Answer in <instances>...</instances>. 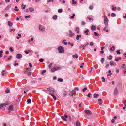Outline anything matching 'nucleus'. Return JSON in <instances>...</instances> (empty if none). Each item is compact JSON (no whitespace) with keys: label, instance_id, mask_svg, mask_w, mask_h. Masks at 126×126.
<instances>
[{"label":"nucleus","instance_id":"1","mask_svg":"<svg viewBox=\"0 0 126 126\" xmlns=\"http://www.w3.org/2000/svg\"><path fill=\"white\" fill-rule=\"evenodd\" d=\"M58 49L60 53H63L64 52V48L62 46H59L58 48Z\"/></svg>","mask_w":126,"mask_h":126},{"label":"nucleus","instance_id":"2","mask_svg":"<svg viewBox=\"0 0 126 126\" xmlns=\"http://www.w3.org/2000/svg\"><path fill=\"white\" fill-rule=\"evenodd\" d=\"M104 23L106 26H107L108 25V20L105 16H104Z\"/></svg>","mask_w":126,"mask_h":126},{"label":"nucleus","instance_id":"3","mask_svg":"<svg viewBox=\"0 0 126 126\" xmlns=\"http://www.w3.org/2000/svg\"><path fill=\"white\" fill-rule=\"evenodd\" d=\"M60 69V67H54L51 69V71L52 72H54Z\"/></svg>","mask_w":126,"mask_h":126},{"label":"nucleus","instance_id":"4","mask_svg":"<svg viewBox=\"0 0 126 126\" xmlns=\"http://www.w3.org/2000/svg\"><path fill=\"white\" fill-rule=\"evenodd\" d=\"M84 111L86 114L88 115H91L92 113L91 111L88 110H84Z\"/></svg>","mask_w":126,"mask_h":126},{"label":"nucleus","instance_id":"5","mask_svg":"<svg viewBox=\"0 0 126 126\" xmlns=\"http://www.w3.org/2000/svg\"><path fill=\"white\" fill-rule=\"evenodd\" d=\"M69 36L70 37H73L75 35V34L73 33L71 30H69Z\"/></svg>","mask_w":126,"mask_h":126},{"label":"nucleus","instance_id":"6","mask_svg":"<svg viewBox=\"0 0 126 126\" xmlns=\"http://www.w3.org/2000/svg\"><path fill=\"white\" fill-rule=\"evenodd\" d=\"M39 28L40 30L42 32L44 31L45 29V28L43 26L40 25H39Z\"/></svg>","mask_w":126,"mask_h":126},{"label":"nucleus","instance_id":"7","mask_svg":"<svg viewBox=\"0 0 126 126\" xmlns=\"http://www.w3.org/2000/svg\"><path fill=\"white\" fill-rule=\"evenodd\" d=\"M76 92L75 90H73L72 91L70 92L69 93V95L71 96H72L73 95L75 94Z\"/></svg>","mask_w":126,"mask_h":126},{"label":"nucleus","instance_id":"8","mask_svg":"<svg viewBox=\"0 0 126 126\" xmlns=\"http://www.w3.org/2000/svg\"><path fill=\"white\" fill-rule=\"evenodd\" d=\"M110 64L111 66H116V64L114 62L111 61L110 62Z\"/></svg>","mask_w":126,"mask_h":126},{"label":"nucleus","instance_id":"9","mask_svg":"<svg viewBox=\"0 0 126 126\" xmlns=\"http://www.w3.org/2000/svg\"><path fill=\"white\" fill-rule=\"evenodd\" d=\"M47 90L50 92H53L54 93H56L54 89L52 88H47Z\"/></svg>","mask_w":126,"mask_h":126},{"label":"nucleus","instance_id":"10","mask_svg":"<svg viewBox=\"0 0 126 126\" xmlns=\"http://www.w3.org/2000/svg\"><path fill=\"white\" fill-rule=\"evenodd\" d=\"M13 105H11L9 106L8 110L9 111V112L13 110Z\"/></svg>","mask_w":126,"mask_h":126},{"label":"nucleus","instance_id":"11","mask_svg":"<svg viewBox=\"0 0 126 126\" xmlns=\"http://www.w3.org/2000/svg\"><path fill=\"white\" fill-rule=\"evenodd\" d=\"M76 126H81L79 121L78 120L76 121Z\"/></svg>","mask_w":126,"mask_h":126},{"label":"nucleus","instance_id":"12","mask_svg":"<svg viewBox=\"0 0 126 126\" xmlns=\"http://www.w3.org/2000/svg\"><path fill=\"white\" fill-rule=\"evenodd\" d=\"M85 46L84 45H81L79 47V48L80 49L82 50L85 49Z\"/></svg>","mask_w":126,"mask_h":126},{"label":"nucleus","instance_id":"13","mask_svg":"<svg viewBox=\"0 0 126 126\" xmlns=\"http://www.w3.org/2000/svg\"><path fill=\"white\" fill-rule=\"evenodd\" d=\"M22 57V55L19 54H17L16 55V58L18 59L21 58Z\"/></svg>","mask_w":126,"mask_h":126},{"label":"nucleus","instance_id":"14","mask_svg":"<svg viewBox=\"0 0 126 126\" xmlns=\"http://www.w3.org/2000/svg\"><path fill=\"white\" fill-rule=\"evenodd\" d=\"M114 94H118V90L117 89V88H115L114 91Z\"/></svg>","mask_w":126,"mask_h":126},{"label":"nucleus","instance_id":"15","mask_svg":"<svg viewBox=\"0 0 126 126\" xmlns=\"http://www.w3.org/2000/svg\"><path fill=\"white\" fill-rule=\"evenodd\" d=\"M99 96V95L97 94H94V98H98Z\"/></svg>","mask_w":126,"mask_h":126},{"label":"nucleus","instance_id":"16","mask_svg":"<svg viewBox=\"0 0 126 126\" xmlns=\"http://www.w3.org/2000/svg\"><path fill=\"white\" fill-rule=\"evenodd\" d=\"M96 27L94 25L92 26H91V30H96Z\"/></svg>","mask_w":126,"mask_h":126},{"label":"nucleus","instance_id":"17","mask_svg":"<svg viewBox=\"0 0 126 126\" xmlns=\"http://www.w3.org/2000/svg\"><path fill=\"white\" fill-rule=\"evenodd\" d=\"M79 28L78 27H77L75 29V31L76 32H77V33H79Z\"/></svg>","mask_w":126,"mask_h":126},{"label":"nucleus","instance_id":"18","mask_svg":"<svg viewBox=\"0 0 126 126\" xmlns=\"http://www.w3.org/2000/svg\"><path fill=\"white\" fill-rule=\"evenodd\" d=\"M115 47L114 46H112L110 48V50L112 51H113L114 50Z\"/></svg>","mask_w":126,"mask_h":126},{"label":"nucleus","instance_id":"19","mask_svg":"<svg viewBox=\"0 0 126 126\" xmlns=\"http://www.w3.org/2000/svg\"><path fill=\"white\" fill-rule=\"evenodd\" d=\"M8 24L9 26H12L13 25V23L10 21H8Z\"/></svg>","mask_w":126,"mask_h":126},{"label":"nucleus","instance_id":"20","mask_svg":"<svg viewBox=\"0 0 126 126\" xmlns=\"http://www.w3.org/2000/svg\"><path fill=\"white\" fill-rule=\"evenodd\" d=\"M61 118L64 121H67V120L65 118V117L64 116H62L61 117Z\"/></svg>","mask_w":126,"mask_h":126},{"label":"nucleus","instance_id":"21","mask_svg":"<svg viewBox=\"0 0 126 126\" xmlns=\"http://www.w3.org/2000/svg\"><path fill=\"white\" fill-rule=\"evenodd\" d=\"M57 16L56 15H54L53 17L52 18L54 20H56L57 19Z\"/></svg>","mask_w":126,"mask_h":126},{"label":"nucleus","instance_id":"22","mask_svg":"<svg viewBox=\"0 0 126 126\" xmlns=\"http://www.w3.org/2000/svg\"><path fill=\"white\" fill-rule=\"evenodd\" d=\"M81 37V36L80 35H77L76 39L77 40H78L79 38H80Z\"/></svg>","mask_w":126,"mask_h":126},{"label":"nucleus","instance_id":"23","mask_svg":"<svg viewBox=\"0 0 126 126\" xmlns=\"http://www.w3.org/2000/svg\"><path fill=\"white\" fill-rule=\"evenodd\" d=\"M112 73L111 72V71L110 70L108 73V74L107 76H109L110 75L111 76V75H112Z\"/></svg>","mask_w":126,"mask_h":126},{"label":"nucleus","instance_id":"24","mask_svg":"<svg viewBox=\"0 0 126 126\" xmlns=\"http://www.w3.org/2000/svg\"><path fill=\"white\" fill-rule=\"evenodd\" d=\"M29 10L31 12H32L34 10L33 8L32 7L29 8Z\"/></svg>","mask_w":126,"mask_h":126},{"label":"nucleus","instance_id":"25","mask_svg":"<svg viewBox=\"0 0 126 126\" xmlns=\"http://www.w3.org/2000/svg\"><path fill=\"white\" fill-rule=\"evenodd\" d=\"M112 58V56L111 55H110L109 57H108V59L110 60H111Z\"/></svg>","mask_w":126,"mask_h":126},{"label":"nucleus","instance_id":"26","mask_svg":"<svg viewBox=\"0 0 126 126\" xmlns=\"http://www.w3.org/2000/svg\"><path fill=\"white\" fill-rule=\"evenodd\" d=\"M58 81L59 82H62L63 81V80L62 78H59L58 79Z\"/></svg>","mask_w":126,"mask_h":126},{"label":"nucleus","instance_id":"27","mask_svg":"<svg viewBox=\"0 0 126 126\" xmlns=\"http://www.w3.org/2000/svg\"><path fill=\"white\" fill-rule=\"evenodd\" d=\"M72 57L74 58L75 57L76 58H78V56L77 54H75V55H73L72 56Z\"/></svg>","mask_w":126,"mask_h":126},{"label":"nucleus","instance_id":"28","mask_svg":"<svg viewBox=\"0 0 126 126\" xmlns=\"http://www.w3.org/2000/svg\"><path fill=\"white\" fill-rule=\"evenodd\" d=\"M89 30L88 29H87L86 30L84 31V33L86 34V35H88V32H89Z\"/></svg>","mask_w":126,"mask_h":126},{"label":"nucleus","instance_id":"29","mask_svg":"<svg viewBox=\"0 0 126 126\" xmlns=\"http://www.w3.org/2000/svg\"><path fill=\"white\" fill-rule=\"evenodd\" d=\"M14 10L15 11H18L19 10V9H17V7L16 6L15 7Z\"/></svg>","mask_w":126,"mask_h":126},{"label":"nucleus","instance_id":"30","mask_svg":"<svg viewBox=\"0 0 126 126\" xmlns=\"http://www.w3.org/2000/svg\"><path fill=\"white\" fill-rule=\"evenodd\" d=\"M123 72L124 74L126 73V67H125L124 70L123 71Z\"/></svg>","mask_w":126,"mask_h":126},{"label":"nucleus","instance_id":"31","mask_svg":"<svg viewBox=\"0 0 126 126\" xmlns=\"http://www.w3.org/2000/svg\"><path fill=\"white\" fill-rule=\"evenodd\" d=\"M66 41V40H64L62 42L65 45H67V44L68 43L67 42H64V41Z\"/></svg>","mask_w":126,"mask_h":126},{"label":"nucleus","instance_id":"32","mask_svg":"<svg viewBox=\"0 0 126 126\" xmlns=\"http://www.w3.org/2000/svg\"><path fill=\"white\" fill-rule=\"evenodd\" d=\"M3 52L2 50H1L0 52V57H1L2 55V54Z\"/></svg>","mask_w":126,"mask_h":126},{"label":"nucleus","instance_id":"33","mask_svg":"<svg viewBox=\"0 0 126 126\" xmlns=\"http://www.w3.org/2000/svg\"><path fill=\"white\" fill-rule=\"evenodd\" d=\"M94 35L95 36H98V37H99V34H98L96 32H95L94 33Z\"/></svg>","mask_w":126,"mask_h":126},{"label":"nucleus","instance_id":"34","mask_svg":"<svg viewBox=\"0 0 126 126\" xmlns=\"http://www.w3.org/2000/svg\"><path fill=\"white\" fill-rule=\"evenodd\" d=\"M27 102L29 103H30L31 102V100L30 99H28L27 100Z\"/></svg>","mask_w":126,"mask_h":126},{"label":"nucleus","instance_id":"35","mask_svg":"<svg viewBox=\"0 0 126 126\" xmlns=\"http://www.w3.org/2000/svg\"><path fill=\"white\" fill-rule=\"evenodd\" d=\"M111 16L112 17H115L116 16V14L114 13H112L111 14Z\"/></svg>","mask_w":126,"mask_h":126},{"label":"nucleus","instance_id":"36","mask_svg":"<svg viewBox=\"0 0 126 126\" xmlns=\"http://www.w3.org/2000/svg\"><path fill=\"white\" fill-rule=\"evenodd\" d=\"M104 61V58H102L101 59V61L102 62V63H103Z\"/></svg>","mask_w":126,"mask_h":126},{"label":"nucleus","instance_id":"37","mask_svg":"<svg viewBox=\"0 0 126 126\" xmlns=\"http://www.w3.org/2000/svg\"><path fill=\"white\" fill-rule=\"evenodd\" d=\"M75 16V14H73L72 16L70 17V18L71 19H73L74 18V16Z\"/></svg>","mask_w":126,"mask_h":126},{"label":"nucleus","instance_id":"38","mask_svg":"<svg viewBox=\"0 0 126 126\" xmlns=\"http://www.w3.org/2000/svg\"><path fill=\"white\" fill-rule=\"evenodd\" d=\"M117 53V54L119 55L120 54V50H118L116 51Z\"/></svg>","mask_w":126,"mask_h":126},{"label":"nucleus","instance_id":"39","mask_svg":"<svg viewBox=\"0 0 126 126\" xmlns=\"http://www.w3.org/2000/svg\"><path fill=\"white\" fill-rule=\"evenodd\" d=\"M9 90L8 89H7L5 91V92L7 93H8L9 92Z\"/></svg>","mask_w":126,"mask_h":126},{"label":"nucleus","instance_id":"40","mask_svg":"<svg viewBox=\"0 0 126 126\" xmlns=\"http://www.w3.org/2000/svg\"><path fill=\"white\" fill-rule=\"evenodd\" d=\"M52 63H51L49 65L48 67L49 68H51V67H52Z\"/></svg>","mask_w":126,"mask_h":126},{"label":"nucleus","instance_id":"41","mask_svg":"<svg viewBox=\"0 0 126 126\" xmlns=\"http://www.w3.org/2000/svg\"><path fill=\"white\" fill-rule=\"evenodd\" d=\"M31 72H29L27 73V75L28 76H29L31 75Z\"/></svg>","mask_w":126,"mask_h":126},{"label":"nucleus","instance_id":"42","mask_svg":"<svg viewBox=\"0 0 126 126\" xmlns=\"http://www.w3.org/2000/svg\"><path fill=\"white\" fill-rule=\"evenodd\" d=\"M58 12L60 13H62V10L61 9H59L58 10Z\"/></svg>","mask_w":126,"mask_h":126},{"label":"nucleus","instance_id":"43","mask_svg":"<svg viewBox=\"0 0 126 126\" xmlns=\"http://www.w3.org/2000/svg\"><path fill=\"white\" fill-rule=\"evenodd\" d=\"M28 51H29V52H31V51L29 50H28V51H25V53L27 54H29V52Z\"/></svg>","mask_w":126,"mask_h":126},{"label":"nucleus","instance_id":"44","mask_svg":"<svg viewBox=\"0 0 126 126\" xmlns=\"http://www.w3.org/2000/svg\"><path fill=\"white\" fill-rule=\"evenodd\" d=\"M101 79L102 80V82H104L105 81L104 77H102L101 78Z\"/></svg>","mask_w":126,"mask_h":126},{"label":"nucleus","instance_id":"45","mask_svg":"<svg viewBox=\"0 0 126 126\" xmlns=\"http://www.w3.org/2000/svg\"><path fill=\"white\" fill-rule=\"evenodd\" d=\"M30 16L29 15H28V16H25V19H27L28 18H30Z\"/></svg>","mask_w":126,"mask_h":126},{"label":"nucleus","instance_id":"46","mask_svg":"<svg viewBox=\"0 0 126 126\" xmlns=\"http://www.w3.org/2000/svg\"><path fill=\"white\" fill-rule=\"evenodd\" d=\"M39 61L40 62H43V61L44 60H43V59L42 58H41V59H40L39 60Z\"/></svg>","mask_w":126,"mask_h":126},{"label":"nucleus","instance_id":"47","mask_svg":"<svg viewBox=\"0 0 126 126\" xmlns=\"http://www.w3.org/2000/svg\"><path fill=\"white\" fill-rule=\"evenodd\" d=\"M64 92V93H63V95L64 96H65L67 95V94L66 93V91H65Z\"/></svg>","mask_w":126,"mask_h":126},{"label":"nucleus","instance_id":"48","mask_svg":"<svg viewBox=\"0 0 126 126\" xmlns=\"http://www.w3.org/2000/svg\"><path fill=\"white\" fill-rule=\"evenodd\" d=\"M9 49L11 51H13V50L12 47H10L9 48Z\"/></svg>","mask_w":126,"mask_h":126},{"label":"nucleus","instance_id":"49","mask_svg":"<svg viewBox=\"0 0 126 126\" xmlns=\"http://www.w3.org/2000/svg\"><path fill=\"white\" fill-rule=\"evenodd\" d=\"M46 72V70H44L42 72V74H43L44 73Z\"/></svg>","mask_w":126,"mask_h":126},{"label":"nucleus","instance_id":"50","mask_svg":"<svg viewBox=\"0 0 126 126\" xmlns=\"http://www.w3.org/2000/svg\"><path fill=\"white\" fill-rule=\"evenodd\" d=\"M68 44L70 45L71 46H73V43H71L70 42L68 43Z\"/></svg>","mask_w":126,"mask_h":126},{"label":"nucleus","instance_id":"51","mask_svg":"<svg viewBox=\"0 0 126 126\" xmlns=\"http://www.w3.org/2000/svg\"><path fill=\"white\" fill-rule=\"evenodd\" d=\"M85 24V22L84 21H82L81 22V24L82 25H84Z\"/></svg>","mask_w":126,"mask_h":126},{"label":"nucleus","instance_id":"52","mask_svg":"<svg viewBox=\"0 0 126 126\" xmlns=\"http://www.w3.org/2000/svg\"><path fill=\"white\" fill-rule=\"evenodd\" d=\"M29 66L31 67H32V63H29Z\"/></svg>","mask_w":126,"mask_h":126},{"label":"nucleus","instance_id":"53","mask_svg":"<svg viewBox=\"0 0 126 126\" xmlns=\"http://www.w3.org/2000/svg\"><path fill=\"white\" fill-rule=\"evenodd\" d=\"M90 45L91 46H92L94 45V44L93 42H91L90 44Z\"/></svg>","mask_w":126,"mask_h":126},{"label":"nucleus","instance_id":"54","mask_svg":"<svg viewBox=\"0 0 126 126\" xmlns=\"http://www.w3.org/2000/svg\"><path fill=\"white\" fill-rule=\"evenodd\" d=\"M54 0H49L47 1L48 2H52Z\"/></svg>","mask_w":126,"mask_h":126},{"label":"nucleus","instance_id":"55","mask_svg":"<svg viewBox=\"0 0 126 126\" xmlns=\"http://www.w3.org/2000/svg\"><path fill=\"white\" fill-rule=\"evenodd\" d=\"M89 8L91 10L93 8V6L92 5L90 6L89 7Z\"/></svg>","mask_w":126,"mask_h":126},{"label":"nucleus","instance_id":"56","mask_svg":"<svg viewBox=\"0 0 126 126\" xmlns=\"http://www.w3.org/2000/svg\"><path fill=\"white\" fill-rule=\"evenodd\" d=\"M109 66V64H106V65L105 66V67L106 68H107Z\"/></svg>","mask_w":126,"mask_h":126},{"label":"nucleus","instance_id":"57","mask_svg":"<svg viewBox=\"0 0 126 126\" xmlns=\"http://www.w3.org/2000/svg\"><path fill=\"white\" fill-rule=\"evenodd\" d=\"M87 89L86 88H85L83 90V92H84L86 90H87Z\"/></svg>","mask_w":126,"mask_h":126},{"label":"nucleus","instance_id":"58","mask_svg":"<svg viewBox=\"0 0 126 126\" xmlns=\"http://www.w3.org/2000/svg\"><path fill=\"white\" fill-rule=\"evenodd\" d=\"M52 97L54 100H56V98L55 96L54 95L52 96Z\"/></svg>","mask_w":126,"mask_h":126},{"label":"nucleus","instance_id":"59","mask_svg":"<svg viewBox=\"0 0 126 126\" xmlns=\"http://www.w3.org/2000/svg\"><path fill=\"white\" fill-rule=\"evenodd\" d=\"M12 58V56H10L8 58V59L9 60H10Z\"/></svg>","mask_w":126,"mask_h":126},{"label":"nucleus","instance_id":"60","mask_svg":"<svg viewBox=\"0 0 126 126\" xmlns=\"http://www.w3.org/2000/svg\"><path fill=\"white\" fill-rule=\"evenodd\" d=\"M75 90H77V91L79 90V88L78 87H75Z\"/></svg>","mask_w":126,"mask_h":126},{"label":"nucleus","instance_id":"61","mask_svg":"<svg viewBox=\"0 0 126 126\" xmlns=\"http://www.w3.org/2000/svg\"><path fill=\"white\" fill-rule=\"evenodd\" d=\"M116 7H113L112 8V10L113 11H114V10H116Z\"/></svg>","mask_w":126,"mask_h":126},{"label":"nucleus","instance_id":"62","mask_svg":"<svg viewBox=\"0 0 126 126\" xmlns=\"http://www.w3.org/2000/svg\"><path fill=\"white\" fill-rule=\"evenodd\" d=\"M104 53V51L103 50H102L100 51V54H103Z\"/></svg>","mask_w":126,"mask_h":126},{"label":"nucleus","instance_id":"63","mask_svg":"<svg viewBox=\"0 0 126 126\" xmlns=\"http://www.w3.org/2000/svg\"><path fill=\"white\" fill-rule=\"evenodd\" d=\"M91 94L90 93L88 94L87 95L88 97H90V95H91Z\"/></svg>","mask_w":126,"mask_h":126},{"label":"nucleus","instance_id":"64","mask_svg":"<svg viewBox=\"0 0 126 126\" xmlns=\"http://www.w3.org/2000/svg\"><path fill=\"white\" fill-rule=\"evenodd\" d=\"M15 29H11V30L10 31V32H12V31H13V32H14L15 31Z\"/></svg>","mask_w":126,"mask_h":126}]
</instances>
